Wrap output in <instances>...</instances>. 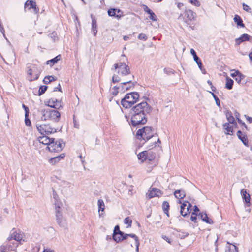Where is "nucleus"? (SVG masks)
<instances>
[{"label":"nucleus","mask_w":252,"mask_h":252,"mask_svg":"<svg viewBox=\"0 0 252 252\" xmlns=\"http://www.w3.org/2000/svg\"><path fill=\"white\" fill-rule=\"evenodd\" d=\"M124 222L126 224L128 225L127 227H131V223H132V220L131 219H130V218L129 217L126 218L124 220Z\"/></svg>","instance_id":"nucleus-42"},{"label":"nucleus","mask_w":252,"mask_h":252,"mask_svg":"<svg viewBox=\"0 0 252 252\" xmlns=\"http://www.w3.org/2000/svg\"><path fill=\"white\" fill-rule=\"evenodd\" d=\"M227 245L226 246L225 252H238V248L234 245L227 242Z\"/></svg>","instance_id":"nucleus-25"},{"label":"nucleus","mask_w":252,"mask_h":252,"mask_svg":"<svg viewBox=\"0 0 252 252\" xmlns=\"http://www.w3.org/2000/svg\"><path fill=\"white\" fill-rule=\"evenodd\" d=\"M149 18L151 20H152L153 21H156L157 20V16L155 15V14L152 11L150 14Z\"/></svg>","instance_id":"nucleus-46"},{"label":"nucleus","mask_w":252,"mask_h":252,"mask_svg":"<svg viewBox=\"0 0 252 252\" xmlns=\"http://www.w3.org/2000/svg\"><path fill=\"white\" fill-rule=\"evenodd\" d=\"M134 246L136 247V251L137 252H138L139 251V245H140V243H139V241L138 242H137L136 243H134Z\"/></svg>","instance_id":"nucleus-57"},{"label":"nucleus","mask_w":252,"mask_h":252,"mask_svg":"<svg viewBox=\"0 0 252 252\" xmlns=\"http://www.w3.org/2000/svg\"><path fill=\"white\" fill-rule=\"evenodd\" d=\"M245 77V76L240 72L234 79L239 84H242V81L244 79Z\"/></svg>","instance_id":"nucleus-39"},{"label":"nucleus","mask_w":252,"mask_h":252,"mask_svg":"<svg viewBox=\"0 0 252 252\" xmlns=\"http://www.w3.org/2000/svg\"><path fill=\"white\" fill-rule=\"evenodd\" d=\"M152 110L151 106L146 101H142L133 106L130 110L131 124L136 126L145 124L148 120V115Z\"/></svg>","instance_id":"nucleus-1"},{"label":"nucleus","mask_w":252,"mask_h":252,"mask_svg":"<svg viewBox=\"0 0 252 252\" xmlns=\"http://www.w3.org/2000/svg\"><path fill=\"white\" fill-rule=\"evenodd\" d=\"M92 18V31L93 32L94 36H96L97 30V22L94 17H93V15H91Z\"/></svg>","instance_id":"nucleus-27"},{"label":"nucleus","mask_w":252,"mask_h":252,"mask_svg":"<svg viewBox=\"0 0 252 252\" xmlns=\"http://www.w3.org/2000/svg\"><path fill=\"white\" fill-rule=\"evenodd\" d=\"M155 157V154L153 153L152 152H148V158H152V160Z\"/></svg>","instance_id":"nucleus-55"},{"label":"nucleus","mask_w":252,"mask_h":252,"mask_svg":"<svg viewBox=\"0 0 252 252\" xmlns=\"http://www.w3.org/2000/svg\"><path fill=\"white\" fill-rule=\"evenodd\" d=\"M234 81L230 78L227 77L226 78V83L225 87L228 90H231L233 88Z\"/></svg>","instance_id":"nucleus-34"},{"label":"nucleus","mask_w":252,"mask_h":252,"mask_svg":"<svg viewBox=\"0 0 252 252\" xmlns=\"http://www.w3.org/2000/svg\"><path fill=\"white\" fill-rule=\"evenodd\" d=\"M50 37L51 38H53V40L54 41H56L58 38V37L57 36V33L55 32H53L52 33H51L50 34Z\"/></svg>","instance_id":"nucleus-53"},{"label":"nucleus","mask_w":252,"mask_h":252,"mask_svg":"<svg viewBox=\"0 0 252 252\" xmlns=\"http://www.w3.org/2000/svg\"><path fill=\"white\" fill-rule=\"evenodd\" d=\"M174 195L176 198L181 199L186 196V192L183 189H178L174 191Z\"/></svg>","instance_id":"nucleus-23"},{"label":"nucleus","mask_w":252,"mask_h":252,"mask_svg":"<svg viewBox=\"0 0 252 252\" xmlns=\"http://www.w3.org/2000/svg\"><path fill=\"white\" fill-rule=\"evenodd\" d=\"M45 135H44L42 136L39 137L38 138V141L40 143H42L44 145H47L48 146H49L52 141L53 140V138H50Z\"/></svg>","instance_id":"nucleus-20"},{"label":"nucleus","mask_w":252,"mask_h":252,"mask_svg":"<svg viewBox=\"0 0 252 252\" xmlns=\"http://www.w3.org/2000/svg\"><path fill=\"white\" fill-rule=\"evenodd\" d=\"M169 204L167 201H164L162 204V209L165 214L167 215L168 217L169 216L168 211L169 209Z\"/></svg>","instance_id":"nucleus-36"},{"label":"nucleus","mask_w":252,"mask_h":252,"mask_svg":"<svg viewBox=\"0 0 252 252\" xmlns=\"http://www.w3.org/2000/svg\"><path fill=\"white\" fill-rule=\"evenodd\" d=\"M188 1L192 5L199 7L200 6V2L198 0H188Z\"/></svg>","instance_id":"nucleus-43"},{"label":"nucleus","mask_w":252,"mask_h":252,"mask_svg":"<svg viewBox=\"0 0 252 252\" xmlns=\"http://www.w3.org/2000/svg\"><path fill=\"white\" fill-rule=\"evenodd\" d=\"M24 110L25 111V117L28 116H29V108L28 107H26V108L24 109Z\"/></svg>","instance_id":"nucleus-61"},{"label":"nucleus","mask_w":252,"mask_h":252,"mask_svg":"<svg viewBox=\"0 0 252 252\" xmlns=\"http://www.w3.org/2000/svg\"><path fill=\"white\" fill-rule=\"evenodd\" d=\"M56 79L57 78H55L53 76H47L44 78L43 81L44 84H47L53 81L56 80Z\"/></svg>","instance_id":"nucleus-38"},{"label":"nucleus","mask_w":252,"mask_h":252,"mask_svg":"<svg viewBox=\"0 0 252 252\" xmlns=\"http://www.w3.org/2000/svg\"><path fill=\"white\" fill-rule=\"evenodd\" d=\"M49 116L50 119L54 120L56 122H58L61 115L59 111L55 110H49Z\"/></svg>","instance_id":"nucleus-18"},{"label":"nucleus","mask_w":252,"mask_h":252,"mask_svg":"<svg viewBox=\"0 0 252 252\" xmlns=\"http://www.w3.org/2000/svg\"><path fill=\"white\" fill-rule=\"evenodd\" d=\"M153 131L151 127L146 126L139 129L136 133V137L139 140H148L154 137Z\"/></svg>","instance_id":"nucleus-3"},{"label":"nucleus","mask_w":252,"mask_h":252,"mask_svg":"<svg viewBox=\"0 0 252 252\" xmlns=\"http://www.w3.org/2000/svg\"><path fill=\"white\" fill-rule=\"evenodd\" d=\"M236 124H232L230 123H225L223 125V128L225 130V133L226 134L233 135V126Z\"/></svg>","instance_id":"nucleus-16"},{"label":"nucleus","mask_w":252,"mask_h":252,"mask_svg":"<svg viewBox=\"0 0 252 252\" xmlns=\"http://www.w3.org/2000/svg\"><path fill=\"white\" fill-rule=\"evenodd\" d=\"M40 113L41 114V120L42 121H46L49 119H50L49 116V110H41L40 111Z\"/></svg>","instance_id":"nucleus-32"},{"label":"nucleus","mask_w":252,"mask_h":252,"mask_svg":"<svg viewBox=\"0 0 252 252\" xmlns=\"http://www.w3.org/2000/svg\"><path fill=\"white\" fill-rule=\"evenodd\" d=\"M47 89V86H45V85L41 86L38 90L39 95H41L42 94H43L45 93V92L46 91Z\"/></svg>","instance_id":"nucleus-41"},{"label":"nucleus","mask_w":252,"mask_h":252,"mask_svg":"<svg viewBox=\"0 0 252 252\" xmlns=\"http://www.w3.org/2000/svg\"><path fill=\"white\" fill-rule=\"evenodd\" d=\"M12 239H13V234H12V232L11 231L10 235L7 238V240L8 241H10Z\"/></svg>","instance_id":"nucleus-59"},{"label":"nucleus","mask_w":252,"mask_h":252,"mask_svg":"<svg viewBox=\"0 0 252 252\" xmlns=\"http://www.w3.org/2000/svg\"><path fill=\"white\" fill-rule=\"evenodd\" d=\"M234 22L237 24V26L244 28L245 25L243 22V20L241 17L238 15H235L234 18Z\"/></svg>","instance_id":"nucleus-31"},{"label":"nucleus","mask_w":252,"mask_h":252,"mask_svg":"<svg viewBox=\"0 0 252 252\" xmlns=\"http://www.w3.org/2000/svg\"><path fill=\"white\" fill-rule=\"evenodd\" d=\"M144 10L146 12L148 13L149 14L152 11L151 9H150L147 6H146L144 8Z\"/></svg>","instance_id":"nucleus-63"},{"label":"nucleus","mask_w":252,"mask_h":252,"mask_svg":"<svg viewBox=\"0 0 252 252\" xmlns=\"http://www.w3.org/2000/svg\"><path fill=\"white\" fill-rule=\"evenodd\" d=\"M97 205L98 207V212L99 216H101L103 215V212L105 209V204L102 199H99L97 202Z\"/></svg>","instance_id":"nucleus-29"},{"label":"nucleus","mask_w":252,"mask_h":252,"mask_svg":"<svg viewBox=\"0 0 252 252\" xmlns=\"http://www.w3.org/2000/svg\"><path fill=\"white\" fill-rule=\"evenodd\" d=\"M116 12L118 14L121 12V11L119 9H115V8H111L108 10V14L110 16H116V17H120L118 15H116Z\"/></svg>","instance_id":"nucleus-35"},{"label":"nucleus","mask_w":252,"mask_h":252,"mask_svg":"<svg viewBox=\"0 0 252 252\" xmlns=\"http://www.w3.org/2000/svg\"><path fill=\"white\" fill-rule=\"evenodd\" d=\"M242 5L244 10L248 12H251V8L248 5L244 3H243Z\"/></svg>","instance_id":"nucleus-50"},{"label":"nucleus","mask_w":252,"mask_h":252,"mask_svg":"<svg viewBox=\"0 0 252 252\" xmlns=\"http://www.w3.org/2000/svg\"><path fill=\"white\" fill-rule=\"evenodd\" d=\"M54 198L56 200V202L55 203V209H56V216L57 222L59 225L61 226H64L65 224V220L64 218L63 217L62 212H61V208L60 205L61 203L57 201L56 196L54 195Z\"/></svg>","instance_id":"nucleus-6"},{"label":"nucleus","mask_w":252,"mask_h":252,"mask_svg":"<svg viewBox=\"0 0 252 252\" xmlns=\"http://www.w3.org/2000/svg\"><path fill=\"white\" fill-rule=\"evenodd\" d=\"M196 215V213H195L194 212H192V215L190 217L191 220L192 221L195 222H196V220H197V216Z\"/></svg>","instance_id":"nucleus-52"},{"label":"nucleus","mask_w":252,"mask_h":252,"mask_svg":"<svg viewBox=\"0 0 252 252\" xmlns=\"http://www.w3.org/2000/svg\"><path fill=\"white\" fill-rule=\"evenodd\" d=\"M127 241V242L130 244V245L132 247H133L134 246V240L132 241L130 240H128L127 238V240H126Z\"/></svg>","instance_id":"nucleus-60"},{"label":"nucleus","mask_w":252,"mask_h":252,"mask_svg":"<svg viewBox=\"0 0 252 252\" xmlns=\"http://www.w3.org/2000/svg\"><path fill=\"white\" fill-rule=\"evenodd\" d=\"M139 97V94L137 92H134L127 94L121 100V104L125 108H130L137 102Z\"/></svg>","instance_id":"nucleus-2"},{"label":"nucleus","mask_w":252,"mask_h":252,"mask_svg":"<svg viewBox=\"0 0 252 252\" xmlns=\"http://www.w3.org/2000/svg\"><path fill=\"white\" fill-rule=\"evenodd\" d=\"M241 194L242 197L243 199L244 200L245 203L246 204L247 206H250V195L249 193L247 192V190L245 189H243L241 191Z\"/></svg>","instance_id":"nucleus-15"},{"label":"nucleus","mask_w":252,"mask_h":252,"mask_svg":"<svg viewBox=\"0 0 252 252\" xmlns=\"http://www.w3.org/2000/svg\"><path fill=\"white\" fill-rule=\"evenodd\" d=\"M162 194L160 190L156 188H150L148 192L146 193V198L148 199L154 197H159Z\"/></svg>","instance_id":"nucleus-11"},{"label":"nucleus","mask_w":252,"mask_h":252,"mask_svg":"<svg viewBox=\"0 0 252 252\" xmlns=\"http://www.w3.org/2000/svg\"><path fill=\"white\" fill-rule=\"evenodd\" d=\"M122 233H123V232L120 230L119 226L118 225H116L114 228L113 234L116 233V234H122Z\"/></svg>","instance_id":"nucleus-48"},{"label":"nucleus","mask_w":252,"mask_h":252,"mask_svg":"<svg viewBox=\"0 0 252 252\" xmlns=\"http://www.w3.org/2000/svg\"><path fill=\"white\" fill-rule=\"evenodd\" d=\"M133 78L134 76L131 75L121 83L122 90H128L130 88L134 86V84L132 82Z\"/></svg>","instance_id":"nucleus-14"},{"label":"nucleus","mask_w":252,"mask_h":252,"mask_svg":"<svg viewBox=\"0 0 252 252\" xmlns=\"http://www.w3.org/2000/svg\"><path fill=\"white\" fill-rule=\"evenodd\" d=\"M250 36L248 34H243L240 37L236 38L235 43L236 45H240L242 42L250 40Z\"/></svg>","instance_id":"nucleus-22"},{"label":"nucleus","mask_w":252,"mask_h":252,"mask_svg":"<svg viewBox=\"0 0 252 252\" xmlns=\"http://www.w3.org/2000/svg\"><path fill=\"white\" fill-rule=\"evenodd\" d=\"M200 217L203 221L207 223L211 224L212 223V221L209 219L206 213H201Z\"/></svg>","instance_id":"nucleus-37"},{"label":"nucleus","mask_w":252,"mask_h":252,"mask_svg":"<svg viewBox=\"0 0 252 252\" xmlns=\"http://www.w3.org/2000/svg\"><path fill=\"white\" fill-rule=\"evenodd\" d=\"M118 89H119V87H117L116 86H115L114 88H113V90L114 91L112 92V94L113 95H116L118 93Z\"/></svg>","instance_id":"nucleus-54"},{"label":"nucleus","mask_w":252,"mask_h":252,"mask_svg":"<svg viewBox=\"0 0 252 252\" xmlns=\"http://www.w3.org/2000/svg\"><path fill=\"white\" fill-rule=\"evenodd\" d=\"M240 73V72L239 70H235L234 72L231 73L230 75L232 77L235 79Z\"/></svg>","instance_id":"nucleus-51"},{"label":"nucleus","mask_w":252,"mask_h":252,"mask_svg":"<svg viewBox=\"0 0 252 252\" xmlns=\"http://www.w3.org/2000/svg\"><path fill=\"white\" fill-rule=\"evenodd\" d=\"M25 117V123L26 125L28 126H31L32 124L30 120L28 118V116Z\"/></svg>","instance_id":"nucleus-49"},{"label":"nucleus","mask_w":252,"mask_h":252,"mask_svg":"<svg viewBox=\"0 0 252 252\" xmlns=\"http://www.w3.org/2000/svg\"><path fill=\"white\" fill-rule=\"evenodd\" d=\"M125 237L126 238V240H127L128 237H131L134 239V243L139 241L138 237L134 234H125Z\"/></svg>","instance_id":"nucleus-40"},{"label":"nucleus","mask_w":252,"mask_h":252,"mask_svg":"<svg viewBox=\"0 0 252 252\" xmlns=\"http://www.w3.org/2000/svg\"><path fill=\"white\" fill-rule=\"evenodd\" d=\"M225 114L227 120L228 122V123H230L232 124H236L234 118L231 112L227 111L226 112Z\"/></svg>","instance_id":"nucleus-33"},{"label":"nucleus","mask_w":252,"mask_h":252,"mask_svg":"<svg viewBox=\"0 0 252 252\" xmlns=\"http://www.w3.org/2000/svg\"><path fill=\"white\" fill-rule=\"evenodd\" d=\"M65 146V143L62 140H55L53 138L49 146H47L49 150L52 152H60Z\"/></svg>","instance_id":"nucleus-8"},{"label":"nucleus","mask_w":252,"mask_h":252,"mask_svg":"<svg viewBox=\"0 0 252 252\" xmlns=\"http://www.w3.org/2000/svg\"><path fill=\"white\" fill-rule=\"evenodd\" d=\"M33 9L35 14H37L39 12V9L36 7V4L33 0H28L25 3V10Z\"/></svg>","instance_id":"nucleus-13"},{"label":"nucleus","mask_w":252,"mask_h":252,"mask_svg":"<svg viewBox=\"0 0 252 252\" xmlns=\"http://www.w3.org/2000/svg\"><path fill=\"white\" fill-rule=\"evenodd\" d=\"M36 127L38 131L41 135H48L57 132V129L52 127L50 124H40L37 122L36 124Z\"/></svg>","instance_id":"nucleus-4"},{"label":"nucleus","mask_w":252,"mask_h":252,"mask_svg":"<svg viewBox=\"0 0 252 252\" xmlns=\"http://www.w3.org/2000/svg\"><path fill=\"white\" fill-rule=\"evenodd\" d=\"M121 79L120 78V77H119L118 75L114 74L113 76L112 77V82L113 83H117L121 81Z\"/></svg>","instance_id":"nucleus-45"},{"label":"nucleus","mask_w":252,"mask_h":252,"mask_svg":"<svg viewBox=\"0 0 252 252\" xmlns=\"http://www.w3.org/2000/svg\"><path fill=\"white\" fill-rule=\"evenodd\" d=\"M196 16V13L190 9L185 10L183 14V19L187 24H190L192 21L195 20Z\"/></svg>","instance_id":"nucleus-10"},{"label":"nucleus","mask_w":252,"mask_h":252,"mask_svg":"<svg viewBox=\"0 0 252 252\" xmlns=\"http://www.w3.org/2000/svg\"><path fill=\"white\" fill-rule=\"evenodd\" d=\"M62 59V57L61 55H58L54 58L48 60L46 62V64L48 65H50V66H52L55 63H56L58 61H60Z\"/></svg>","instance_id":"nucleus-30"},{"label":"nucleus","mask_w":252,"mask_h":252,"mask_svg":"<svg viewBox=\"0 0 252 252\" xmlns=\"http://www.w3.org/2000/svg\"><path fill=\"white\" fill-rule=\"evenodd\" d=\"M42 252H54V251L50 248L44 249Z\"/></svg>","instance_id":"nucleus-64"},{"label":"nucleus","mask_w":252,"mask_h":252,"mask_svg":"<svg viewBox=\"0 0 252 252\" xmlns=\"http://www.w3.org/2000/svg\"><path fill=\"white\" fill-rule=\"evenodd\" d=\"M209 93H210L213 97H214L215 101H216V104L219 106L220 105V99L218 98V97L214 94V93L211 92V91H209Z\"/></svg>","instance_id":"nucleus-44"},{"label":"nucleus","mask_w":252,"mask_h":252,"mask_svg":"<svg viewBox=\"0 0 252 252\" xmlns=\"http://www.w3.org/2000/svg\"><path fill=\"white\" fill-rule=\"evenodd\" d=\"M64 154H61L60 156H57L54 158H51L49 160V162L50 164L52 165H54L57 163L59 162L62 159H63L64 157Z\"/></svg>","instance_id":"nucleus-26"},{"label":"nucleus","mask_w":252,"mask_h":252,"mask_svg":"<svg viewBox=\"0 0 252 252\" xmlns=\"http://www.w3.org/2000/svg\"><path fill=\"white\" fill-rule=\"evenodd\" d=\"M137 157L139 160H141L142 162L147 159L150 161L152 160V158H148V152L146 151H144L139 153L137 155Z\"/></svg>","instance_id":"nucleus-21"},{"label":"nucleus","mask_w":252,"mask_h":252,"mask_svg":"<svg viewBox=\"0 0 252 252\" xmlns=\"http://www.w3.org/2000/svg\"><path fill=\"white\" fill-rule=\"evenodd\" d=\"M245 117L246 118V120L249 123H252V117H251L248 115H245Z\"/></svg>","instance_id":"nucleus-56"},{"label":"nucleus","mask_w":252,"mask_h":252,"mask_svg":"<svg viewBox=\"0 0 252 252\" xmlns=\"http://www.w3.org/2000/svg\"><path fill=\"white\" fill-rule=\"evenodd\" d=\"M41 69L35 64H32V66L27 67V73L32 76L30 81L37 80L41 73Z\"/></svg>","instance_id":"nucleus-7"},{"label":"nucleus","mask_w":252,"mask_h":252,"mask_svg":"<svg viewBox=\"0 0 252 252\" xmlns=\"http://www.w3.org/2000/svg\"><path fill=\"white\" fill-rule=\"evenodd\" d=\"M237 136L242 142L246 146H249L248 139L245 134H243L241 130H238L237 132Z\"/></svg>","instance_id":"nucleus-19"},{"label":"nucleus","mask_w":252,"mask_h":252,"mask_svg":"<svg viewBox=\"0 0 252 252\" xmlns=\"http://www.w3.org/2000/svg\"><path fill=\"white\" fill-rule=\"evenodd\" d=\"M178 203L182 204L180 206V213L183 216L186 217L191 212L192 205L189 202L185 201L182 203L181 201L179 200Z\"/></svg>","instance_id":"nucleus-9"},{"label":"nucleus","mask_w":252,"mask_h":252,"mask_svg":"<svg viewBox=\"0 0 252 252\" xmlns=\"http://www.w3.org/2000/svg\"><path fill=\"white\" fill-rule=\"evenodd\" d=\"M190 53L193 56L194 60L196 62L200 69H202V63L200 60L199 58L197 56L194 50L193 49H191Z\"/></svg>","instance_id":"nucleus-24"},{"label":"nucleus","mask_w":252,"mask_h":252,"mask_svg":"<svg viewBox=\"0 0 252 252\" xmlns=\"http://www.w3.org/2000/svg\"><path fill=\"white\" fill-rule=\"evenodd\" d=\"M114 69H118V73L122 77L131 76L129 67L124 63H119L114 65Z\"/></svg>","instance_id":"nucleus-5"},{"label":"nucleus","mask_w":252,"mask_h":252,"mask_svg":"<svg viewBox=\"0 0 252 252\" xmlns=\"http://www.w3.org/2000/svg\"><path fill=\"white\" fill-rule=\"evenodd\" d=\"M74 126L76 128H79V125L77 123L76 121L73 119Z\"/></svg>","instance_id":"nucleus-58"},{"label":"nucleus","mask_w":252,"mask_h":252,"mask_svg":"<svg viewBox=\"0 0 252 252\" xmlns=\"http://www.w3.org/2000/svg\"><path fill=\"white\" fill-rule=\"evenodd\" d=\"M138 38L139 40H142L145 41V40H146L147 39V36L145 34H144V33H140L138 35Z\"/></svg>","instance_id":"nucleus-47"},{"label":"nucleus","mask_w":252,"mask_h":252,"mask_svg":"<svg viewBox=\"0 0 252 252\" xmlns=\"http://www.w3.org/2000/svg\"><path fill=\"white\" fill-rule=\"evenodd\" d=\"M113 238L114 241L118 243L121 242L124 240H126V238L125 237V233H122V234H113Z\"/></svg>","instance_id":"nucleus-28"},{"label":"nucleus","mask_w":252,"mask_h":252,"mask_svg":"<svg viewBox=\"0 0 252 252\" xmlns=\"http://www.w3.org/2000/svg\"><path fill=\"white\" fill-rule=\"evenodd\" d=\"M12 232L13 234V240H15L18 242H21L23 238V233L19 231L16 230L15 229H13L12 230Z\"/></svg>","instance_id":"nucleus-17"},{"label":"nucleus","mask_w":252,"mask_h":252,"mask_svg":"<svg viewBox=\"0 0 252 252\" xmlns=\"http://www.w3.org/2000/svg\"><path fill=\"white\" fill-rule=\"evenodd\" d=\"M59 91L60 92H62L61 91V86H60V84H59L58 85V87H55L54 89V91Z\"/></svg>","instance_id":"nucleus-62"},{"label":"nucleus","mask_w":252,"mask_h":252,"mask_svg":"<svg viewBox=\"0 0 252 252\" xmlns=\"http://www.w3.org/2000/svg\"><path fill=\"white\" fill-rule=\"evenodd\" d=\"M48 106L56 109L63 108V104L61 101L58 100L54 98H51L48 101Z\"/></svg>","instance_id":"nucleus-12"}]
</instances>
